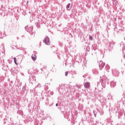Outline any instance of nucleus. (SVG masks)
I'll return each instance as SVG.
<instances>
[{
  "mask_svg": "<svg viewBox=\"0 0 125 125\" xmlns=\"http://www.w3.org/2000/svg\"><path fill=\"white\" fill-rule=\"evenodd\" d=\"M100 70H102L103 68H104V66H105V63L103 62V61H100L99 63Z\"/></svg>",
  "mask_w": 125,
  "mask_h": 125,
  "instance_id": "f03ea898",
  "label": "nucleus"
},
{
  "mask_svg": "<svg viewBox=\"0 0 125 125\" xmlns=\"http://www.w3.org/2000/svg\"><path fill=\"white\" fill-rule=\"evenodd\" d=\"M43 42L45 44H47V45H49V38L45 37V38H44V40H43Z\"/></svg>",
  "mask_w": 125,
  "mask_h": 125,
  "instance_id": "f257e3e1",
  "label": "nucleus"
},
{
  "mask_svg": "<svg viewBox=\"0 0 125 125\" xmlns=\"http://www.w3.org/2000/svg\"><path fill=\"white\" fill-rule=\"evenodd\" d=\"M95 111H93V113H94V116H95V117H96V114H95Z\"/></svg>",
  "mask_w": 125,
  "mask_h": 125,
  "instance_id": "dca6fc26",
  "label": "nucleus"
},
{
  "mask_svg": "<svg viewBox=\"0 0 125 125\" xmlns=\"http://www.w3.org/2000/svg\"><path fill=\"white\" fill-rule=\"evenodd\" d=\"M18 113H21V114H22V111L21 110L18 111Z\"/></svg>",
  "mask_w": 125,
  "mask_h": 125,
  "instance_id": "4468645a",
  "label": "nucleus"
},
{
  "mask_svg": "<svg viewBox=\"0 0 125 125\" xmlns=\"http://www.w3.org/2000/svg\"><path fill=\"white\" fill-rule=\"evenodd\" d=\"M124 45V42H121L120 44V46H122V45Z\"/></svg>",
  "mask_w": 125,
  "mask_h": 125,
  "instance_id": "2eb2a0df",
  "label": "nucleus"
},
{
  "mask_svg": "<svg viewBox=\"0 0 125 125\" xmlns=\"http://www.w3.org/2000/svg\"><path fill=\"white\" fill-rule=\"evenodd\" d=\"M109 96H111V95H108V96H109Z\"/></svg>",
  "mask_w": 125,
  "mask_h": 125,
  "instance_id": "aec40b11",
  "label": "nucleus"
},
{
  "mask_svg": "<svg viewBox=\"0 0 125 125\" xmlns=\"http://www.w3.org/2000/svg\"><path fill=\"white\" fill-rule=\"evenodd\" d=\"M68 74H69V72H68V71H66L65 73V76H68Z\"/></svg>",
  "mask_w": 125,
  "mask_h": 125,
  "instance_id": "9d476101",
  "label": "nucleus"
},
{
  "mask_svg": "<svg viewBox=\"0 0 125 125\" xmlns=\"http://www.w3.org/2000/svg\"><path fill=\"white\" fill-rule=\"evenodd\" d=\"M89 40H90V41H92V40H93L92 36H89Z\"/></svg>",
  "mask_w": 125,
  "mask_h": 125,
  "instance_id": "9b49d317",
  "label": "nucleus"
},
{
  "mask_svg": "<svg viewBox=\"0 0 125 125\" xmlns=\"http://www.w3.org/2000/svg\"><path fill=\"white\" fill-rule=\"evenodd\" d=\"M71 7H72L71 3L67 4V5H66V9L67 10H70V9H71Z\"/></svg>",
  "mask_w": 125,
  "mask_h": 125,
  "instance_id": "39448f33",
  "label": "nucleus"
},
{
  "mask_svg": "<svg viewBox=\"0 0 125 125\" xmlns=\"http://www.w3.org/2000/svg\"><path fill=\"white\" fill-rule=\"evenodd\" d=\"M103 82H104V83H108V79H107V78H106L105 76L104 77Z\"/></svg>",
  "mask_w": 125,
  "mask_h": 125,
  "instance_id": "0eeeda50",
  "label": "nucleus"
},
{
  "mask_svg": "<svg viewBox=\"0 0 125 125\" xmlns=\"http://www.w3.org/2000/svg\"><path fill=\"white\" fill-rule=\"evenodd\" d=\"M23 15H25V14H26V13H23V14H22Z\"/></svg>",
  "mask_w": 125,
  "mask_h": 125,
  "instance_id": "f3484780",
  "label": "nucleus"
},
{
  "mask_svg": "<svg viewBox=\"0 0 125 125\" xmlns=\"http://www.w3.org/2000/svg\"><path fill=\"white\" fill-rule=\"evenodd\" d=\"M84 86L86 88H89V87L90 86V83H89V82L85 83L84 84Z\"/></svg>",
  "mask_w": 125,
  "mask_h": 125,
  "instance_id": "20e7f679",
  "label": "nucleus"
},
{
  "mask_svg": "<svg viewBox=\"0 0 125 125\" xmlns=\"http://www.w3.org/2000/svg\"><path fill=\"white\" fill-rule=\"evenodd\" d=\"M28 2H29V1H27L26 3L28 4Z\"/></svg>",
  "mask_w": 125,
  "mask_h": 125,
  "instance_id": "6ab92c4d",
  "label": "nucleus"
},
{
  "mask_svg": "<svg viewBox=\"0 0 125 125\" xmlns=\"http://www.w3.org/2000/svg\"><path fill=\"white\" fill-rule=\"evenodd\" d=\"M29 13H31V12H29Z\"/></svg>",
  "mask_w": 125,
  "mask_h": 125,
  "instance_id": "412c9836",
  "label": "nucleus"
},
{
  "mask_svg": "<svg viewBox=\"0 0 125 125\" xmlns=\"http://www.w3.org/2000/svg\"><path fill=\"white\" fill-rule=\"evenodd\" d=\"M56 106L57 107V106H58V104H56Z\"/></svg>",
  "mask_w": 125,
  "mask_h": 125,
  "instance_id": "a211bd4d",
  "label": "nucleus"
},
{
  "mask_svg": "<svg viewBox=\"0 0 125 125\" xmlns=\"http://www.w3.org/2000/svg\"><path fill=\"white\" fill-rule=\"evenodd\" d=\"M25 29L26 31H27L29 33H31V32H32V31H33V27H32V26L30 27H28V26H26L25 27Z\"/></svg>",
  "mask_w": 125,
  "mask_h": 125,
  "instance_id": "7ed1b4c3",
  "label": "nucleus"
},
{
  "mask_svg": "<svg viewBox=\"0 0 125 125\" xmlns=\"http://www.w3.org/2000/svg\"><path fill=\"white\" fill-rule=\"evenodd\" d=\"M31 58H32V60H33V61H35V60H36V59H37V56L35 54H32Z\"/></svg>",
  "mask_w": 125,
  "mask_h": 125,
  "instance_id": "423d86ee",
  "label": "nucleus"
},
{
  "mask_svg": "<svg viewBox=\"0 0 125 125\" xmlns=\"http://www.w3.org/2000/svg\"><path fill=\"white\" fill-rule=\"evenodd\" d=\"M93 72L94 74H98V72L97 71V70H96V69H94L93 70Z\"/></svg>",
  "mask_w": 125,
  "mask_h": 125,
  "instance_id": "6e6552de",
  "label": "nucleus"
},
{
  "mask_svg": "<svg viewBox=\"0 0 125 125\" xmlns=\"http://www.w3.org/2000/svg\"><path fill=\"white\" fill-rule=\"evenodd\" d=\"M14 62H15V64H17V63H16V58L14 57Z\"/></svg>",
  "mask_w": 125,
  "mask_h": 125,
  "instance_id": "f8f14e48",
  "label": "nucleus"
},
{
  "mask_svg": "<svg viewBox=\"0 0 125 125\" xmlns=\"http://www.w3.org/2000/svg\"><path fill=\"white\" fill-rule=\"evenodd\" d=\"M37 87H41V83H38V85H37Z\"/></svg>",
  "mask_w": 125,
  "mask_h": 125,
  "instance_id": "ddd939ff",
  "label": "nucleus"
},
{
  "mask_svg": "<svg viewBox=\"0 0 125 125\" xmlns=\"http://www.w3.org/2000/svg\"><path fill=\"white\" fill-rule=\"evenodd\" d=\"M76 87H77V88H81V86L78 84H76Z\"/></svg>",
  "mask_w": 125,
  "mask_h": 125,
  "instance_id": "1a4fd4ad",
  "label": "nucleus"
}]
</instances>
